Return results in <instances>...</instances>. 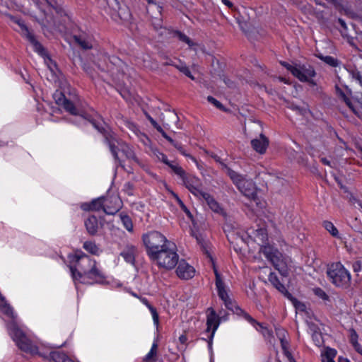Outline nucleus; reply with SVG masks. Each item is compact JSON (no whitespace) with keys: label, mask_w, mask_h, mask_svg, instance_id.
<instances>
[{"label":"nucleus","mask_w":362,"mask_h":362,"mask_svg":"<svg viewBox=\"0 0 362 362\" xmlns=\"http://www.w3.org/2000/svg\"><path fill=\"white\" fill-rule=\"evenodd\" d=\"M40 70L39 74L42 77H46L57 88L53 93V98L57 105L63 107L71 115V122L78 126L91 124L102 134L112 156L120 165H122V156L129 160L139 163L133 148L119 139L100 115L93 110L91 114H88L79 107L80 100L77 91L71 86L61 69Z\"/></svg>","instance_id":"obj_1"},{"label":"nucleus","mask_w":362,"mask_h":362,"mask_svg":"<svg viewBox=\"0 0 362 362\" xmlns=\"http://www.w3.org/2000/svg\"><path fill=\"white\" fill-rule=\"evenodd\" d=\"M68 267L76 289L78 284H103L105 281V275L99 264L81 250L69 254Z\"/></svg>","instance_id":"obj_2"},{"label":"nucleus","mask_w":362,"mask_h":362,"mask_svg":"<svg viewBox=\"0 0 362 362\" xmlns=\"http://www.w3.org/2000/svg\"><path fill=\"white\" fill-rule=\"evenodd\" d=\"M182 182L194 196L204 200L211 211L219 214H224L219 203L209 193L203 190L202 182L199 177L187 175Z\"/></svg>","instance_id":"obj_3"},{"label":"nucleus","mask_w":362,"mask_h":362,"mask_svg":"<svg viewBox=\"0 0 362 362\" xmlns=\"http://www.w3.org/2000/svg\"><path fill=\"white\" fill-rule=\"evenodd\" d=\"M122 207V202L117 194L110 197H100L92 200L91 202L81 204V208L83 211H99L103 209L109 215H114Z\"/></svg>","instance_id":"obj_4"},{"label":"nucleus","mask_w":362,"mask_h":362,"mask_svg":"<svg viewBox=\"0 0 362 362\" xmlns=\"http://www.w3.org/2000/svg\"><path fill=\"white\" fill-rule=\"evenodd\" d=\"M158 267L166 270L175 268L179 260L177 252V246L173 242L167 243V245L158 250L149 257Z\"/></svg>","instance_id":"obj_5"},{"label":"nucleus","mask_w":362,"mask_h":362,"mask_svg":"<svg viewBox=\"0 0 362 362\" xmlns=\"http://www.w3.org/2000/svg\"><path fill=\"white\" fill-rule=\"evenodd\" d=\"M197 243L200 245L203 252L206 255L212 264L214 272L216 276V287L218 297L223 300L226 307L229 310H233V302L230 298L225 284L219 274L218 269L216 267L213 257L211 256L209 250H208V244L205 242L201 235L195 236Z\"/></svg>","instance_id":"obj_6"},{"label":"nucleus","mask_w":362,"mask_h":362,"mask_svg":"<svg viewBox=\"0 0 362 362\" xmlns=\"http://www.w3.org/2000/svg\"><path fill=\"white\" fill-rule=\"evenodd\" d=\"M262 252L272 263L274 268L279 271L281 276H288L291 263V259L288 257L284 256L272 245L263 247Z\"/></svg>","instance_id":"obj_7"},{"label":"nucleus","mask_w":362,"mask_h":362,"mask_svg":"<svg viewBox=\"0 0 362 362\" xmlns=\"http://www.w3.org/2000/svg\"><path fill=\"white\" fill-rule=\"evenodd\" d=\"M331 283L336 287L348 288L351 284V276L348 269L341 262L332 264L327 271Z\"/></svg>","instance_id":"obj_8"},{"label":"nucleus","mask_w":362,"mask_h":362,"mask_svg":"<svg viewBox=\"0 0 362 362\" xmlns=\"http://www.w3.org/2000/svg\"><path fill=\"white\" fill-rule=\"evenodd\" d=\"M142 240L149 257L165 247L167 243L171 242L163 234L157 230H152L143 234Z\"/></svg>","instance_id":"obj_9"},{"label":"nucleus","mask_w":362,"mask_h":362,"mask_svg":"<svg viewBox=\"0 0 362 362\" xmlns=\"http://www.w3.org/2000/svg\"><path fill=\"white\" fill-rule=\"evenodd\" d=\"M235 240L245 244L249 245L251 242L256 243L259 246V252L266 245L267 241V232L264 228H259L256 230L250 229L247 232H237Z\"/></svg>","instance_id":"obj_10"},{"label":"nucleus","mask_w":362,"mask_h":362,"mask_svg":"<svg viewBox=\"0 0 362 362\" xmlns=\"http://www.w3.org/2000/svg\"><path fill=\"white\" fill-rule=\"evenodd\" d=\"M237 187L245 197L250 200L252 204L253 203L255 204L256 213L263 210L266 202L257 196V189L252 180L245 179Z\"/></svg>","instance_id":"obj_11"},{"label":"nucleus","mask_w":362,"mask_h":362,"mask_svg":"<svg viewBox=\"0 0 362 362\" xmlns=\"http://www.w3.org/2000/svg\"><path fill=\"white\" fill-rule=\"evenodd\" d=\"M16 23L18 24L22 31L23 32V35L27 37V39L30 42V43L33 45L35 49L43 57L45 63L48 66V68H52V66H57V64L54 62L47 54L46 52L42 47V45L35 39L34 35L29 30L28 28L21 21H17Z\"/></svg>","instance_id":"obj_12"},{"label":"nucleus","mask_w":362,"mask_h":362,"mask_svg":"<svg viewBox=\"0 0 362 362\" xmlns=\"http://www.w3.org/2000/svg\"><path fill=\"white\" fill-rule=\"evenodd\" d=\"M206 315V332H211L209 336V346L211 347V341L214 334L218 329L221 321H226L228 320L227 315H222L221 312L217 315L212 308L207 309Z\"/></svg>","instance_id":"obj_13"},{"label":"nucleus","mask_w":362,"mask_h":362,"mask_svg":"<svg viewBox=\"0 0 362 362\" xmlns=\"http://www.w3.org/2000/svg\"><path fill=\"white\" fill-rule=\"evenodd\" d=\"M336 90L337 95L346 103L353 112L362 119V103L357 100H351L349 95L337 86Z\"/></svg>","instance_id":"obj_14"},{"label":"nucleus","mask_w":362,"mask_h":362,"mask_svg":"<svg viewBox=\"0 0 362 362\" xmlns=\"http://www.w3.org/2000/svg\"><path fill=\"white\" fill-rule=\"evenodd\" d=\"M176 274L180 279L188 280L195 275V269L185 259L178 260Z\"/></svg>","instance_id":"obj_15"},{"label":"nucleus","mask_w":362,"mask_h":362,"mask_svg":"<svg viewBox=\"0 0 362 362\" xmlns=\"http://www.w3.org/2000/svg\"><path fill=\"white\" fill-rule=\"evenodd\" d=\"M275 331L276 335L280 341L284 355L286 356L289 362H296L291 353L289 351V343L287 340V332L284 328L281 327H276Z\"/></svg>","instance_id":"obj_16"},{"label":"nucleus","mask_w":362,"mask_h":362,"mask_svg":"<svg viewBox=\"0 0 362 362\" xmlns=\"http://www.w3.org/2000/svg\"><path fill=\"white\" fill-rule=\"evenodd\" d=\"M292 74L300 81L308 82L315 85L313 78L315 76V69H290Z\"/></svg>","instance_id":"obj_17"},{"label":"nucleus","mask_w":362,"mask_h":362,"mask_svg":"<svg viewBox=\"0 0 362 362\" xmlns=\"http://www.w3.org/2000/svg\"><path fill=\"white\" fill-rule=\"evenodd\" d=\"M251 145L253 149L260 154L265 153L269 145L268 139L262 134L259 138L254 139L251 141Z\"/></svg>","instance_id":"obj_18"},{"label":"nucleus","mask_w":362,"mask_h":362,"mask_svg":"<svg viewBox=\"0 0 362 362\" xmlns=\"http://www.w3.org/2000/svg\"><path fill=\"white\" fill-rule=\"evenodd\" d=\"M240 28L242 31L250 38L256 37V34H259V26H255L254 24L246 21H241L238 18Z\"/></svg>","instance_id":"obj_19"},{"label":"nucleus","mask_w":362,"mask_h":362,"mask_svg":"<svg viewBox=\"0 0 362 362\" xmlns=\"http://www.w3.org/2000/svg\"><path fill=\"white\" fill-rule=\"evenodd\" d=\"M268 280L280 293L287 298H291V294L287 291L286 286L280 281L276 273L270 272L268 276Z\"/></svg>","instance_id":"obj_20"},{"label":"nucleus","mask_w":362,"mask_h":362,"mask_svg":"<svg viewBox=\"0 0 362 362\" xmlns=\"http://www.w3.org/2000/svg\"><path fill=\"white\" fill-rule=\"evenodd\" d=\"M115 83L117 86V89L121 96L127 102L131 103L134 99V93L130 90L127 86L124 84V81L122 79V81L114 79Z\"/></svg>","instance_id":"obj_21"},{"label":"nucleus","mask_w":362,"mask_h":362,"mask_svg":"<svg viewBox=\"0 0 362 362\" xmlns=\"http://www.w3.org/2000/svg\"><path fill=\"white\" fill-rule=\"evenodd\" d=\"M337 351L335 349L329 346L324 347L320 351L321 362H335Z\"/></svg>","instance_id":"obj_22"},{"label":"nucleus","mask_w":362,"mask_h":362,"mask_svg":"<svg viewBox=\"0 0 362 362\" xmlns=\"http://www.w3.org/2000/svg\"><path fill=\"white\" fill-rule=\"evenodd\" d=\"M100 223L95 216H90L85 220V226L90 235H95L99 228Z\"/></svg>","instance_id":"obj_23"},{"label":"nucleus","mask_w":362,"mask_h":362,"mask_svg":"<svg viewBox=\"0 0 362 362\" xmlns=\"http://www.w3.org/2000/svg\"><path fill=\"white\" fill-rule=\"evenodd\" d=\"M148 153L156 161L161 162L163 163L168 164V156L160 151L156 147L150 146V151H147Z\"/></svg>","instance_id":"obj_24"},{"label":"nucleus","mask_w":362,"mask_h":362,"mask_svg":"<svg viewBox=\"0 0 362 362\" xmlns=\"http://www.w3.org/2000/svg\"><path fill=\"white\" fill-rule=\"evenodd\" d=\"M135 247L128 246L120 253V255L124 258L127 263L134 264L135 262Z\"/></svg>","instance_id":"obj_25"},{"label":"nucleus","mask_w":362,"mask_h":362,"mask_svg":"<svg viewBox=\"0 0 362 362\" xmlns=\"http://www.w3.org/2000/svg\"><path fill=\"white\" fill-rule=\"evenodd\" d=\"M73 39L75 43L83 50H89L93 48V45L90 40L82 35H74Z\"/></svg>","instance_id":"obj_26"},{"label":"nucleus","mask_w":362,"mask_h":362,"mask_svg":"<svg viewBox=\"0 0 362 362\" xmlns=\"http://www.w3.org/2000/svg\"><path fill=\"white\" fill-rule=\"evenodd\" d=\"M258 332H260L264 338L267 340L271 344L274 343V337L272 332L267 327L263 326L262 324L257 322L255 326H253Z\"/></svg>","instance_id":"obj_27"},{"label":"nucleus","mask_w":362,"mask_h":362,"mask_svg":"<svg viewBox=\"0 0 362 362\" xmlns=\"http://www.w3.org/2000/svg\"><path fill=\"white\" fill-rule=\"evenodd\" d=\"M140 300L141 303L149 310L153 318V325L156 326V329H158L159 325V316L156 309L148 303L146 298H140Z\"/></svg>","instance_id":"obj_28"},{"label":"nucleus","mask_w":362,"mask_h":362,"mask_svg":"<svg viewBox=\"0 0 362 362\" xmlns=\"http://www.w3.org/2000/svg\"><path fill=\"white\" fill-rule=\"evenodd\" d=\"M183 74L197 83H203L204 79L200 76L198 69H180Z\"/></svg>","instance_id":"obj_29"},{"label":"nucleus","mask_w":362,"mask_h":362,"mask_svg":"<svg viewBox=\"0 0 362 362\" xmlns=\"http://www.w3.org/2000/svg\"><path fill=\"white\" fill-rule=\"evenodd\" d=\"M83 248L87 252L94 255H100L102 252V250L99 247V246L93 241H86L83 243Z\"/></svg>","instance_id":"obj_30"},{"label":"nucleus","mask_w":362,"mask_h":362,"mask_svg":"<svg viewBox=\"0 0 362 362\" xmlns=\"http://www.w3.org/2000/svg\"><path fill=\"white\" fill-rule=\"evenodd\" d=\"M158 344L157 341L154 340L152 344L151 348L148 354L144 356V361L145 362H156L157 355Z\"/></svg>","instance_id":"obj_31"},{"label":"nucleus","mask_w":362,"mask_h":362,"mask_svg":"<svg viewBox=\"0 0 362 362\" xmlns=\"http://www.w3.org/2000/svg\"><path fill=\"white\" fill-rule=\"evenodd\" d=\"M322 226L325 228V230L330 233L332 236L338 239L341 238L340 233H339V230L331 221H325L322 223Z\"/></svg>","instance_id":"obj_32"},{"label":"nucleus","mask_w":362,"mask_h":362,"mask_svg":"<svg viewBox=\"0 0 362 362\" xmlns=\"http://www.w3.org/2000/svg\"><path fill=\"white\" fill-rule=\"evenodd\" d=\"M119 218L123 226L129 231L132 232L134 229V225L131 218L124 213L119 214Z\"/></svg>","instance_id":"obj_33"},{"label":"nucleus","mask_w":362,"mask_h":362,"mask_svg":"<svg viewBox=\"0 0 362 362\" xmlns=\"http://www.w3.org/2000/svg\"><path fill=\"white\" fill-rule=\"evenodd\" d=\"M119 122L120 125H124L125 127L132 131L134 134H136L139 131L137 125L127 118L122 117L121 120L119 121Z\"/></svg>","instance_id":"obj_34"},{"label":"nucleus","mask_w":362,"mask_h":362,"mask_svg":"<svg viewBox=\"0 0 362 362\" xmlns=\"http://www.w3.org/2000/svg\"><path fill=\"white\" fill-rule=\"evenodd\" d=\"M234 312L236 313V315H238L239 316H242L245 320H246L247 322H249L252 326H255V324H257V321L255 319H253L245 310L241 309L240 307L236 306L235 308Z\"/></svg>","instance_id":"obj_35"},{"label":"nucleus","mask_w":362,"mask_h":362,"mask_svg":"<svg viewBox=\"0 0 362 362\" xmlns=\"http://www.w3.org/2000/svg\"><path fill=\"white\" fill-rule=\"evenodd\" d=\"M317 57L322 60L327 66L337 67L339 65L338 60L331 56H323L320 54L317 55Z\"/></svg>","instance_id":"obj_36"},{"label":"nucleus","mask_w":362,"mask_h":362,"mask_svg":"<svg viewBox=\"0 0 362 362\" xmlns=\"http://www.w3.org/2000/svg\"><path fill=\"white\" fill-rule=\"evenodd\" d=\"M135 136L138 138L139 141L148 148L147 151H149L150 146H153L151 145V141L148 136L142 133L140 130L135 134Z\"/></svg>","instance_id":"obj_37"},{"label":"nucleus","mask_w":362,"mask_h":362,"mask_svg":"<svg viewBox=\"0 0 362 362\" xmlns=\"http://www.w3.org/2000/svg\"><path fill=\"white\" fill-rule=\"evenodd\" d=\"M228 175L230 176V179L233 180V183L238 187L239 185L243 182V180L245 179L241 175L237 173L236 172L229 170H228Z\"/></svg>","instance_id":"obj_38"},{"label":"nucleus","mask_w":362,"mask_h":362,"mask_svg":"<svg viewBox=\"0 0 362 362\" xmlns=\"http://www.w3.org/2000/svg\"><path fill=\"white\" fill-rule=\"evenodd\" d=\"M349 74L362 87V75L358 69H346Z\"/></svg>","instance_id":"obj_39"},{"label":"nucleus","mask_w":362,"mask_h":362,"mask_svg":"<svg viewBox=\"0 0 362 362\" xmlns=\"http://www.w3.org/2000/svg\"><path fill=\"white\" fill-rule=\"evenodd\" d=\"M310 334H311L312 339H313L314 344L317 346L320 347L323 344L324 341H323V337H322V333L320 332V330L318 332L312 333Z\"/></svg>","instance_id":"obj_40"},{"label":"nucleus","mask_w":362,"mask_h":362,"mask_svg":"<svg viewBox=\"0 0 362 362\" xmlns=\"http://www.w3.org/2000/svg\"><path fill=\"white\" fill-rule=\"evenodd\" d=\"M169 192L171 194V195L175 198L180 208L188 215L190 214L189 211L187 208V206L185 205L183 202L181 200V199L179 197V196L175 193L173 191L169 190Z\"/></svg>","instance_id":"obj_41"},{"label":"nucleus","mask_w":362,"mask_h":362,"mask_svg":"<svg viewBox=\"0 0 362 362\" xmlns=\"http://www.w3.org/2000/svg\"><path fill=\"white\" fill-rule=\"evenodd\" d=\"M169 192L171 194V195L175 198L180 208L188 215L190 214L189 211L187 208V206L185 205L183 202L181 200V199L179 197V196L175 193L173 191L169 190Z\"/></svg>","instance_id":"obj_42"},{"label":"nucleus","mask_w":362,"mask_h":362,"mask_svg":"<svg viewBox=\"0 0 362 362\" xmlns=\"http://www.w3.org/2000/svg\"><path fill=\"white\" fill-rule=\"evenodd\" d=\"M169 192L171 194V195L175 198L180 208L188 215L190 214L189 211L187 208V206L185 205L183 202L181 200V199L179 197V196L175 193L173 191L169 190Z\"/></svg>","instance_id":"obj_43"},{"label":"nucleus","mask_w":362,"mask_h":362,"mask_svg":"<svg viewBox=\"0 0 362 362\" xmlns=\"http://www.w3.org/2000/svg\"><path fill=\"white\" fill-rule=\"evenodd\" d=\"M169 192L171 194V195L175 198L180 208L188 215L190 214L189 211L187 208V206L185 205L183 202L181 200V199L179 197V196L175 193L173 191L169 190Z\"/></svg>","instance_id":"obj_44"},{"label":"nucleus","mask_w":362,"mask_h":362,"mask_svg":"<svg viewBox=\"0 0 362 362\" xmlns=\"http://www.w3.org/2000/svg\"><path fill=\"white\" fill-rule=\"evenodd\" d=\"M175 35L177 37L180 41L186 42L189 47H192L195 45L187 35L180 31H175Z\"/></svg>","instance_id":"obj_45"},{"label":"nucleus","mask_w":362,"mask_h":362,"mask_svg":"<svg viewBox=\"0 0 362 362\" xmlns=\"http://www.w3.org/2000/svg\"><path fill=\"white\" fill-rule=\"evenodd\" d=\"M107 3L114 11H119L121 8L120 0H107Z\"/></svg>","instance_id":"obj_46"},{"label":"nucleus","mask_w":362,"mask_h":362,"mask_svg":"<svg viewBox=\"0 0 362 362\" xmlns=\"http://www.w3.org/2000/svg\"><path fill=\"white\" fill-rule=\"evenodd\" d=\"M207 100L210 103L213 104L216 107H217L219 110H222L223 111H226V109L224 108L223 105L216 98H214L212 96H208Z\"/></svg>","instance_id":"obj_47"},{"label":"nucleus","mask_w":362,"mask_h":362,"mask_svg":"<svg viewBox=\"0 0 362 362\" xmlns=\"http://www.w3.org/2000/svg\"><path fill=\"white\" fill-rule=\"evenodd\" d=\"M288 298L292 300L293 305L295 306L296 310H298V311L305 310L306 306L305 304L298 301L296 299L293 298L292 296H291V298Z\"/></svg>","instance_id":"obj_48"},{"label":"nucleus","mask_w":362,"mask_h":362,"mask_svg":"<svg viewBox=\"0 0 362 362\" xmlns=\"http://www.w3.org/2000/svg\"><path fill=\"white\" fill-rule=\"evenodd\" d=\"M349 201L354 205L355 207H357L360 209H362V199H360L353 194H350Z\"/></svg>","instance_id":"obj_49"},{"label":"nucleus","mask_w":362,"mask_h":362,"mask_svg":"<svg viewBox=\"0 0 362 362\" xmlns=\"http://www.w3.org/2000/svg\"><path fill=\"white\" fill-rule=\"evenodd\" d=\"M314 293L322 300H327L329 299L327 294L320 288H315Z\"/></svg>","instance_id":"obj_50"},{"label":"nucleus","mask_w":362,"mask_h":362,"mask_svg":"<svg viewBox=\"0 0 362 362\" xmlns=\"http://www.w3.org/2000/svg\"><path fill=\"white\" fill-rule=\"evenodd\" d=\"M250 289H251L250 292H248V291L247 292V296L250 299H251L256 304L257 306H258L259 305V302L257 300V294H256L255 291H254L253 287L250 286Z\"/></svg>","instance_id":"obj_51"},{"label":"nucleus","mask_w":362,"mask_h":362,"mask_svg":"<svg viewBox=\"0 0 362 362\" xmlns=\"http://www.w3.org/2000/svg\"><path fill=\"white\" fill-rule=\"evenodd\" d=\"M349 332H350L349 341H350L351 344L353 345L354 344L358 343V335L356 333V332L354 329H350Z\"/></svg>","instance_id":"obj_52"},{"label":"nucleus","mask_w":362,"mask_h":362,"mask_svg":"<svg viewBox=\"0 0 362 362\" xmlns=\"http://www.w3.org/2000/svg\"><path fill=\"white\" fill-rule=\"evenodd\" d=\"M307 325L308 327V332L310 334L320 331V328L318 327V325L317 323L310 321V322H307Z\"/></svg>","instance_id":"obj_53"},{"label":"nucleus","mask_w":362,"mask_h":362,"mask_svg":"<svg viewBox=\"0 0 362 362\" xmlns=\"http://www.w3.org/2000/svg\"><path fill=\"white\" fill-rule=\"evenodd\" d=\"M174 173L177 175L181 179L182 181L187 176L185 171L180 165H179L176 168V170L174 171Z\"/></svg>","instance_id":"obj_54"},{"label":"nucleus","mask_w":362,"mask_h":362,"mask_svg":"<svg viewBox=\"0 0 362 362\" xmlns=\"http://www.w3.org/2000/svg\"><path fill=\"white\" fill-rule=\"evenodd\" d=\"M123 190L127 194L132 195L133 194V185L130 182H126L124 185Z\"/></svg>","instance_id":"obj_55"},{"label":"nucleus","mask_w":362,"mask_h":362,"mask_svg":"<svg viewBox=\"0 0 362 362\" xmlns=\"http://www.w3.org/2000/svg\"><path fill=\"white\" fill-rule=\"evenodd\" d=\"M152 25L156 30L163 29L162 20L160 18H155L152 22Z\"/></svg>","instance_id":"obj_56"},{"label":"nucleus","mask_w":362,"mask_h":362,"mask_svg":"<svg viewBox=\"0 0 362 362\" xmlns=\"http://www.w3.org/2000/svg\"><path fill=\"white\" fill-rule=\"evenodd\" d=\"M148 119L154 128H156L158 132H161L162 127L157 123L155 119H153L150 116H148Z\"/></svg>","instance_id":"obj_57"},{"label":"nucleus","mask_w":362,"mask_h":362,"mask_svg":"<svg viewBox=\"0 0 362 362\" xmlns=\"http://www.w3.org/2000/svg\"><path fill=\"white\" fill-rule=\"evenodd\" d=\"M168 165L172 171L174 173V171L176 170V168L180 165L175 160L170 161L168 160V164H165Z\"/></svg>","instance_id":"obj_58"},{"label":"nucleus","mask_w":362,"mask_h":362,"mask_svg":"<svg viewBox=\"0 0 362 362\" xmlns=\"http://www.w3.org/2000/svg\"><path fill=\"white\" fill-rule=\"evenodd\" d=\"M160 133H161L162 136L163 138H165L167 141H168L170 144H174V140L170 137L164 131L163 129H161V132H159Z\"/></svg>","instance_id":"obj_59"},{"label":"nucleus","mask_w":362,"mask_h":362,"mask_svg":"<svg viewBox=\"0 0 362 362\" xmlns=\"http://www.w3.org/2000/svg\"><path fill=\"white\" fill-rule=\"evenodd\" d=\"M353 269H354V271L355 272H358L361 271V263L360 261H356L354 264H353Z\"/></svg>","instance_id":"obj_60"},{"label":"nucleus","mask_w":362,"mask_h":362,"mask_svg":"<svg viewBox=\"0 0 362 362\" xmlns=\"http://www.w3.org/2000/svg\"><path fill=\"white\" fill-rule=\"evenodd\" d=\"M356 352L362 356V346L358 342L352 345Z\"/></svg>","instance_id":"obj_61"},{"label":"nucleus","mask_w":362,"mask_h":362,"mask_svg":"<svg viewBox=\"0 0 362 362\" xmlns=\"http://www.w3.org/2000/svg\"><path fill=\"white\" fill-rule=\"evenodd\" d=\"M181 153L186 156V157H188L193 162H194L196 163V165L198 166V163H197V159L193 157L192 156H190L189 154H187L184 150L182 151H181Z\"/></svg>","instance_id":"obj_62"},{"label":"nucleus","mask_w":362,"mask_h":362,"mask_svg":"<svg viewBox=\"0 0 362 362\" xmlns=\"http://www.w3.org/2000/svg\"><path fill=\"white\" fill-rule=\"evenodd\" d=\"M211 66H221L222 64L219 60L211 57Z\"/></svg>","instance_id":"obj_63"},{"label":"nucleus","mask_w":362,"mask_h":362,"mask_svg":"<svg viewBox=\"0 0 362 362\" xmlns=\"http://www.w3.org/2000/svg\"><path fill=\"white\" fill-rule=\"evenodd\" d=\"M280 63L285 68H298L296 64H289L286 62H281Z\"/></svg>","instance_id":"obj_64"}]
</instances>
